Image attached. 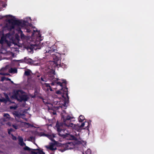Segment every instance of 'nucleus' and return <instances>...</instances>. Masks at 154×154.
I'll return each instance as SVG.
<instances>
[{
	"instance_id": "f03ea898",
	"label": "nucleus",
	"mask_w": 154,
	"mask_h": 154,
	"mask_svg": "<svg viewBox=\"0 0 154 154\" xmlns=\"http://www.w3.org/2000/svg\"><path fill=\"white\" fill-rule=\"evenodd\" d=\"M73 117L69 115H62L61 118V122H59L58 121L56 122V127H57V131L59 135L63 137L65 135L64 133L66 134L65 132L68 131L67 129H74L78 131H79L85 125H87L85 128L88 129L89 123L88 122H85L82 123L79 125V124H74L71 122L72 120Z\"/></svg>"
},
{
	"instance_id": "412c9836",
	"label": "nucleus",
	"mask_w": 154,
	"mask_h": 154,
	"mask_svg": "<svg viewBox=\"0 0 154 154\" xmlns=\"http://www.w3.org/2000/svg\"><path fill=\"white\" fill-rule=\"evenodd\" d=\"M57 79H55L54 80H53V81H54V82H52L51 84V85L52 86L56 84H57V83H56L55 82V80H56ZM58 80H59L60 81H61V80H61L59 79H58Z\"/></svg>"
},
{
	"instance_id": "72a5a7b5",
	"label": "nucleus",
	"mask_w": 154,
	"mask_h": 154,
	"mask_svg": "<svg viewBox=\"0 0 154 154\" xmlns=\"http://www.w3.org/2000/svg\"><path fill=\"white\" fill-rule=\"evenodd\" d=\"M6 80H10V79L9 78H6Z\"/></svg>"
},
{
	"instance_id": "b1692460",
	"label": "nucleus",
	"mask_w": 154,
	"mask_h": 154,
	"mask_svg": "<svg viewBox=\"0 0 154 154\" xmlns=\"http://www.w3.org/2000/svg\"><path fill=\"white\" fill-rule=\"evenodd\" d=\"M29 128H36V127L34 126L33 124L29 123Z\"/></svg>"
},
{
	"instance_id": "c85d7f7f",
	"label": "nucleus",
	"mask_w": 154,
	"mask_h": 154,
	"mask_svg": "<svg viewBox=\"0 0 154 154\" xmlns=\"http://www.w3.org/2000/svg\"><path fill=\"white\" fill-rule=\"evenodd\" d=\"M13 127L15 128V129H17V126L15 125H12Z\"/></svg>"
},
{
	"instance_id": "f257e3e1",
	"label": "nucleus",
	"mask_w": 154,
	"mask_h": 154,
	"mask_svg": "<svg viewBox=\"0 0 154 154\" xmlns=\"http://www.w3.org/2000/svg\"><path fill=\"white\" fill-rule=\"evenodd\" d=\"M7 18L6 20L8 23L6 25V28L9 31V32L5 36L3 35L0 40V43L2 44L6 43L9 45V42H14V37L18 41L19 36L17 34L14 35V30H16L19 32H20L21 38L24 37V35L20 30L23 26L21 22L19 20H16V18L11 15L5 16Z\"/></svg>"
},
{
	"instance_id": "ea45409f",
	"label": "nucleus",
	"mask_w": 154,
	"mask_h": 154,
	"mask_svg": "<svg viewBox=\"0 0 154 154\" xmlns=\"http://www.w3.org/2000/svg\"><path fill=\"white\" fill-rule=\"evenodd\" d=\"M56 113H54V114H55Z\"/></svg>"
},
{
	"instance_id": "393cba45",
	"label": "nucleus",
	"mask_w": 154,
	"mask_h": 154,
	"mask_svg": "<svg viewBox=\"0 0 154 154\" xmlns=\"http://www.w3.org/2000/svg\"><path fill=\"white\" fill-rule=\"evenodd\" d=\"M24 75H29V71H25L24 73Z\"/></svg>"
},
{
	"instance_id": "5701e85b",
	"label": "nucleus",
	"mask_w": 154,
	"mask_h": 154,
	"mask_svg": "<svg viewBox=\"0 0 154 154\" xmlns=\"http://www.w3.org/2000/svg\"><path fill=\"white\" fill-rule=\"evenodd\" d=\"M71 139L72 140H77V138L75 136L73 135L71 136Z\"/></svg>"
},
{
	"instance_id": "dca6fc26",
	"label": "nucleus",
	"mask_w": 154,
	"mask_h": 154,
	"mask_svg": "<svg viewBox=\"0 0 154 154\" xmlns=\"http://www.w3.org/2000/svg\"><path fill=\"white\" fill-rule=\"evenodd\" d=\"M79 122H82L85 119V117L83 116L80 115L78 119Z\"/></svg>"
},
{
	"instance_id": "a878e982",
	"label": "nucleus",
	"mask_w": 154,
	"mask_h": 154,
	"mask_svg": "<svg viewBox=\"0 0 154 154\" xmlns=\"http://www.w3.org/2000/svg\"><path fill=\"white\" fill-rule=\"evenodd\" d=\"M0 74L3 75H9L8 73H2L0 72Z\"/></svg>"
},
{
	"instance_id": "39448f33",
	"label": "nucleus",
	"mask_w": 154,
	"mask_h": 154,
	"mask_svg": "<svg viewBox=\"0 0 154 154\" xmlns=\"http://www.w3.org/2000/svg\"><path fill=\"white\" fill-rule=\"evenodd\" d=\"M14 97L20 101H25L27 100L26 97L25 93L21 90L17 91L14 95Z\"/></svg>"
},
{
	"instance_id": "cd10ccee",
	"label": "nucleus",
	"mask_w": 154,
	"mask_h": 154,
	"mask_svg": "<svg viewBox=\"0 0 154 154\" xmlns=\"http://www.w3.org/2000/svg\"><path fill=\"white\" fill-rule=\"evenodd\" d=\"M33 140H34V138L33 137H29V141H32Z\"/></svg>"
},
{
	"instance_id": "e433bc0d",
	"label": "nucleus",
	"mask_w": 154,
	"mask_h": 154,
	"mask_svg": "<svg viewBox=\"0 0 154 154\" xmlns=\"http://www.w3.org/2000/svg\"><path fill=\"white\" fill-rule=\"evenodd\" d=\"M0 100L2 101V102L4 100H1L0 99Z\"/></svg>"
},
{
	"instance_id": "6e6552de",
	"label": "nucleus",
	"mask_w": 154,
	"mask_h": 154,
	"mask_svg": "<svg viewBox=\"0 0 154 154\" xmlns=\"http://www.w3.org/2000/svg\"><path fill=\"white\" fill-rule=\"evenodd\" d=\"M29 80L32 78L33 79H35L37 78L40 77V75L38 74H32L31 71L29 69ZM30 80H29V81Z\"/></svg>"
},
{
	"instance_id": "ddd939ff",
	"label": "nucleus",
	"mask_w": 154,
	"mask_h": 154,
	"mask_svg": "<svg viewBox=\"0 0 154 154\" xmlns=\"http://www.w3.org/2000/svg\"><path fill=\"white\" fill-rule=\"evenodd\" d=\"M53 58L54 60V61L57 62L60 60V57L58 55H57L56 54H53Z\"/></svg>"
},
{
	"instance_id": "473e14b6",
	"label": "nucleus",
	"mask_w": 154,
	"mask_h": 154,
	"mask_svg": "<svg viewBox=\"0 0 154 154\" xmlns=\"http://www.w3.org/2000/svg\"><path fill=\"white\" fill-rule=\"evenodd\" d=\"M29 64H32V62H31V61H32V60L30 58L29 59Z\"/></svg>"
},
{
	"instance_id": "a211bd4d",
	"label": "nucleus",
	"mask_w": 154,
	"mask_h": 154,
	"mask_svg": "<svg viewBox=\"0 0 154 154\" xmlns=\"http://www.w3.org/2000/svg\"><path fill=\"white\" fill-rule=\"evenodd\" d=\"M36 150H38V153L39 154H45V153L42 150H41L40 149H37Z\"/></svg>"
},
{
	"instance_id": "9d476101",
	"label": "nucleus",
	"mask_w": 154,
	"mask_h": 154,
	"mask_svg": "<svg viewBox=\"0 0 154 154\" xmlns=\"http://www.w3.org/2000/svg\"><path fill=\"white\" fill-rule=\"evenodd\" d=\"M40 135L41 136H45L48 137L50 139L52 140L53 138L54 137V136L53 135L51 134H45L44 133L41 132L40 134Z\"/></svg>"
},
{
	"instance_id": "423d86ee",
	"label": "nucleus",
	"mask_w": 154,
	"mask_h": 154,
	"mask_svg": "<svg viewBox=\"0 0 154 154\" xmlns=\"http://www.w3.org/2000/svg\"><path fill=\"white\" fill-rule=\"evenodd\" d=\"M45 51V53H48L49 54H51L57 51L56 46L55 45H53L50 47L46 46Z\"/></svg>"
},
{
	"instance_id": "f704fd0d",
	"label": "nucleus",
	"mask_w": 154,
	"mask_h": 154,
	"mask_svg": "<svg viewBox=\"0 0 154 154\" xmlns=\"http://www.w3.org/2000/svg\"><path fill=\"white\" fill-rule=\"evenodd\" d=\"M8 125L10 126L11 125V124L10 123H8Z\"/></svg>"
},
{
	"instance_id": "f3484780",
	"label": "nucleus",
	"mask_w": 154,
	"mask_h": 154,
	"mask_svg": "<svg viewBox=\"0 0 154 154\" xmlns=\"http://www.w3.org/2000/svg\"><path fill=\"white\" fill-rule=\"evenodd\" d=\"M15 116V118L17 120V118H20L21 116V115L17 112H15L14 113Z\"/></svg>"
},
{
	"instance_id": "1a4fd4ad",
	"label": "nucleus",
	"mask_w": 154,
	"mask_h": 154,
	"mask_svg": "<svg viewBox=\"0 0 154 154\" xmlns=\"http://www.w3.org/2000/svg\"><path fill=\"white\" fill-rule=\"evenodd\" d=\"M39 93V89L38 88H35L34 92V95H32L29 94V97L35 98L36 96H37Z\"/></svg>"
},
{
	"instance_id": "f8f14e48",
	"label": "nucleus",
	"mask_w": 154,
	"mask_h": 154,
	"mask_svg": "<svg viewBox=\"0 0 154 154\" xmlns=\"http://www.w3.org/2000/svg\"><path fill=\"white\" fill-rule=\"evenodd\" d=\"M54 146L55 145L54 144L52 143L50 144V145L48 148L51 150L53 151L57 149V148L56 147H54Z\"/></svg>"
},
{
	"instance_id": "2f4dec72",
	"label": "nucleus",
	"mask_w": 154,
	"mask_h": 154,
	"mask_svg": "<svg viewBox=\"0 0 154 154\" xmlns=\"http://www.w3.org/2000/svg\"><path fill=\"white\" fill-rule=\"evenodd\" d=\"M6 79V78H5V77H2V78L1 81H4L5 79Z\"/></svg>"
},
{
	"instance_id": "4c0bfd02",
	"label": "nucleus",
	"mask_w": 154,
	"mask_h": 154,
	"mask_svg": "<svg viewBox=\"0 0 154 154\" xmlns=\"http://www.w3.org/2000/svg\"><path fill=\"white\" fill-rule=\"evenodd\" d=\"M29 152H30L32 150V149L31 148H29Z\"/></svg>"
},
{
	"instance_id": "c9c22d12",
	"label": "nucleus",
	"mask_w": 154,
	"mask_h": 154,
	"mask_svg": "<svg viewBox=\"0 0 154 154\" xmlns=\"http://www.w3.org/2000/svg\"><path fill=\"white\" fill-rule=\"evenodd\" d=\"M3 17H2H2L0 16V19L2 18H3Z\"/></svg>"
},
{
	"instance_id": "9b49d317",
	"label": "nucleus",
	"mask_w": 154,
	"mask_h": 154,
	"mask_svg": "<svg viewBox=\"0 0 154 154\" xmlns=\"http://www.w3.org/2000/svg\"><path fill=\"white\" fill-rule=\"evenodd\" d=\"M18 140L19 144L21 146H23L25 145V144L23 142V139L21 137H19Z\"/></svg>"
},
{
	"instance_id": "a19ab883",
	"label": "nucleus",
	"mask_w": 154,
	"mask_h": 154,
	"mask_svg": "<svg viewBox=\"0 0 154 154\" xmlns=\"http://www.w3.org/2000/svg\"><path fill=\"white\" fill-rule=\"evenodd\" d=\"M28 79H29V78H28Z\"/></svg>"
},
{
	"instance_id": "bb28decb",
	"label": "nucleus",
	"mask_w": 154,
	"mask_h": 154,
	"mask_svg": "<svg viewBox=\"0 0 154 154\" xmlns=\"http://www.w3.org/2000/svg\"><path fill=\"white\" fill-rule=\"evenodd\" d=\"M12 136V139L14 140H16V137H15V136H14L12 134H11Z\"/></svg>"
},
{
	"instance_id": "c756f323",
	"label": "nucleus",
	"mask_w": 154,
	"mask_h": 154,
	"mask_svg": "<svg viewBox=\"0 0 154 154\" xmlns=\"http://www.w3.org/2000/svg\"><path fill=\"white\" fill-rule=\"evenodd\" d=\"M24 149L25 150H29V147L28 146H26L24 148Z\"/></svg>"
},
{
	"instance_id": "4468645a",
	"label": "nucleus",
	"mask_w": 154,
	"mask_h": 154,
	"mask_svg": "<svg viewBox=\"0 0 154 154\" xmlns=\"http://www.w3.org/2000/svg\"><path fill=\"white\" fill-rule=\"evenodd\" d=\"M9 71L11 73H15L17 72V70L15 68H11Z\"/></svg>"
},
{
	"instance_id": "7ed1b4c3",
	"label": "nucleus",
	"mask_w": 154,
	"mask_h": 154,
	"mask_svg": "<svg viewBox=\"0 0 154 154\" xmlns=\"http://www.w3.org/2000/svg\"><path fill=\"white\" fill-rule=\"evenodd\" d=\"M29 20L31 21L29 23V53L32 54L34 51L43 48L45 46V43H41L42 39L40 32L33 25L36 22V19H35L32 21L29 17Z\"/></svg>"
},
{
	"instance_id": "4be33fe9",
	"label": "nucleus",
	"mask_w": 154,
	"mask_h": 154,
	"mask_svg": "<svg viewBox=\"0 0 154 154\" xmlns=\"http://www.w3.org/2000/svg\"><path fill=\"white\" fill-rule=\"evenodd\" d=\"M35 150H37L36 149H33L32 151H31V153L32 154H37L38 152L35 151Z\"/></svg>"
},
{
	"instance_id": "6ab92c4d",
	"label": "nucleus",
	"mask_w": 154,
	"mask_h": 154,
	"mask_svg": "<svg viewBox=\"0 0 154 154\" xmlns=\"http://www.w3.org/2000/svg\"><path fill=\"white\" fill-rule=\"evenodd\" d=\"M4 117L6 118V120L9 119L10 118L9 115L8 114H4Z\"/></svg>"
},
{
	"instance_id": "7c9ffc66",
	"label": "nucleus",
	"mask_w": 154,
	"mask_h": 154,
	"mask_svg": "<svg viewBox=\"0 0 154 154\" xmlns=\"http://www.w3.org/2000/svg\"><path fill=\"white\" fill-rule=\"evenodd\" d=\"M13 131V129H11L8 130V133L9 134H10V132Z\"/></svg>"
},
{
	"instance_id": "58836bf2",
	"label": "nucleus",
	"mask_w": 154,
	"mask_h": 154,
	"mask_svg": "<svg viewBox=\"0 0 154 154\" xmlns=\"http://www.w3.org/2000/svg\"><path fill=\"white\" fill-rule=\"evenodd\" d=\"M11 82L12 83H13V82H12V81H11Z\"/></svg>"
},
{
	"instance_id": "0eeeda50",
	"label": "nucleus",
	"mask_w": 154,
	"mask_h": 154,
	"mask_svg": "<svg viewBox=\"0 0 154 154\" xmlns=\"http://www.w3.org/2000/svg\"><path fill=\"white\" fill-rule=\"evenodd\" d=\"M42 88L46 92L48 91L49 90L51 91H53L49 84L47 83L43 84Z\"/></svg>"
},
{
	"instance_id": "2eb2a0df",
	"label": "nucleus",
	"mask_w": 154,
	"mask_h": 154,
	"mask_svg": "<svg viewBox=\"0 0 154 154\" xmlns=\"http://www.w3.org/2000/svg\"><path fill=\"white\" fill-rule=\"evenodd\" d=\"M38 79L39 81H41L40 82L41 84H42L41 82H46L47 81L46 79L43 76H42L40 78H38Z\"/></svg>"
},
{
	"instance_id": "aec40b11",
	"label": "nucleus",
	"mask_w": 154,
	"mask_h": 154,
	"mask_svg": "<svg viewBox=\"0 0 154 154\" xmlns=\"http://www.w3.org/2000/svg\"><path fill=\"white\" fill-rule=\"evenodd\" d=\"M90 151V149H88L85 152H83L82 154H91V152H89Z\"/></svg>"
},
{
	"instance_id": "79ce46f5",
	"label": "nucleus",
	"mask_w": 154,
	"mask_h": 154,
	"mask_svg": "<svg viewBox=\"0 0 154 154\" xmlns=\"http://www.w3.org/2000/svg\"><path fill=\"white\" fill-rule=\"evenodd\" d=\"M43 102H44V101L43 100Z\"/></svg>"
},
{
	"instance_id": "20e7f679",
	"label": "nucleus",
	"mask_w": 154,
	"mask_h": 154,
	"mask_svg": "<svg viewBox=\"0 0 154 154\" xmlns=\"http://www.w3.org/2000/svg\"><path fill=\"white\" fill-rule=\"evenodd\" d=\"M58 79H56L55 82L57 84L60 86L61 88L59 90L57 91L56 93L58 94H62V97L65 98L66 96L68 99H69L68 93V88L66 87L67 82L66 80L62 79L61 81L58 82Z\"/></svg>"
}]
</instances>
